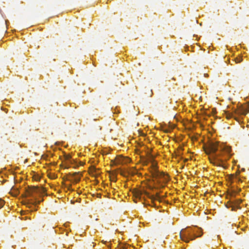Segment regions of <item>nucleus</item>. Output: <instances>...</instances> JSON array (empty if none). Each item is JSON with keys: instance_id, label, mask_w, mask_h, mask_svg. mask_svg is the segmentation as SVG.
<instances>
[{"instance_id": "1", "label": "nucleus", "mask_w": 249, "mask_h": 249, "mask_svg": "<svg viewBox=\"0 0 249 249\" xmlns=\"http://www.w3.org/2000/svg\"><path fill=\"white\" fill-rule=\"evenodd\" d=\"M205 153L209 155L210 162L217 166H223V162L231 156V148L217 142L211 141L204 146Z\"/></svg>"}, {"instance_id": "2", "label": "nucleus", "mask_w": 249, "mask_h": 249, "mask_svg": "<svg viewBox=\"0 0 249 249\" xmlns=\"http://www.w3.org/2000/svg\"><path fill=\"white\" fill-rule=\"evenodd\" d=\"M201 235L202 229L196 227L187 228L184 231H182L180 233V238L186 243H188L190 240H194L196 237Z\"/></svg>"}, {"instance_id": "3", "label": "nucleus", "mask_w": 249, "mask_h": 249, "mask_svg": "<svg viewBox=\"0 0 249 249\" xmlns=\"http://www.w3.org/2000/svg\"><path fill=\"white\" fill-rule=\"evenodd\" d=\"M149 160L152 161L151 173L152 177L157 180L159 184L166 183L169 180L168 175L158 170L157 164L153 161L152 156H150Z\"/></svg>"}, {"instance_id": "4", "label": "nucleus", "mask_w": 249, "mask_h": 249, "mask_svg": "<svg viewBox=\"0 0 249 249\" xmlns=\"http://www.w3.org/2000/svg\"><path fill=\"white\" fill-rule=\"evenodd\" d=\"M34 193H36L40 195H43L46 194V190L43 187L33 186L32 188L29 189L26 191V196L35 197L33 195Z\"/></svg>"}, {"instance_id": "5", "label": "nucleus", "mask_w": 249, "mask_h": 249, "mask_svg": "<svg viewBox=\"0 0 249 249\" xmlns=\"http://www.w3.org/2000/svg\"><path fill=\"white\" fill-rule=\"evenodd\" d=\"M133 193L136 198H141V196L143 194H145L150 198H151L152 201H154L155 200H159L160 198V196L158 194L157 195L156 197L153 196H150L148 193L144 190L135 189L133 190Z\"/></svg>"}, {"instance_id": "6", "label": "nucleus", "mask_w": 249, "mask_h": 249, "mask_svg": "<svg viewBox=\"0 0 249 249\" xmlns=\"http://www.w3.org/2000/svg\"><path fill=\"white\" fill-rule=\"evenodd\" d=\"M224 112L226 118L229 119L233 117V113H236V110L234 109L231 112L230 110H225Z\"/></svg>"}, {"instance_id": "7", "label": "nucleus", "mask_w": 249, "mask_h": 249, "mask_svg": "<svg viewBox=\"0 0 249 249\" xmlns=\"http://www.w3.org/2000/svg\"><path fill=\"white\" fill-rule=\"evenodd\" d=\"M42 200H43V199H42L41 201L38 200L37 199V198L36 197H35V200L34 201L29 200L28 204H32L35 206H36V205L39 204L40 203V202L42 201Z\"/></svg>"}, {"instance_id": "8", "label": "nucleus", "mask_w": 249, "mask_h": 249, "mask_svg": "<svg viewBox=\"0 0 249 249\" xmlns=\"http://www.w3.org/2000/svg\"><path fill=\"white\" fill-rule=\"evenodd\" d=\"M69 175H71V176H72V177H73L74 178H75V179H77V178H80V177H77V175H80V176L81 175V174H80V172H74L72 174L69 173Z\"/></svg>"}, {"instance_id": "9", "label": "nucleus", "mask_w": 249, "mask_h": 249, "mask_svg": "<svg viewBox=\"0 0 249 249\" xmlns=\"http://www.w3.org/2000/svg\"><path fill=\"white\" fill-rule=\"evenodd\" d=\"M11 194L14 196H16L18 194V191L17 189H14L13 187L11 191Z\"/></svg>"}, {"instance_id": "10", "label": "nucleus", "mask_w": 249, "mask_h": 249, "mask_svg": "<svg viewBox=\"0 0 249 249\" xmlns=\"http://www.w3.org/2000/svg\"><path fill=\"white\" fill-rule=\"evenodd\" d=\"M249 111V105H248V108H246V109H244L242 110L241 111V112H240V113H241V114H243V115H246L248 112Z\"/></svg>"}, {"instance_id": "11", "label": "nucleus", "mask_w": 249, "mask_h": 249, "mask_svg": "<svg viewBox=\"0 0 249 249\" xmlns=\"http://www.w3.org/2000/svg\"><path fill=\"white\" fill-rule=\"evenodd\" d=\"M121 163V158H116L114 160V163L115 165L120 164Z\"/></svg>"}, {"instance_id": "12", "label": "nucleus", "mask_w": 249, "mask_h": 249, "mask_svg": "<svg viewBox=\"0 0 249 249\" xmlns=\"http://www.w3.org/2000/svg\"><path fill=\"white\" fill-rule=\"evenodd\" d=\"M242 61V58L241 56H239L235 59V61L236 63H240Z\"/></svg>"}, {"instance_id": "13", "label": "nucleus", "mask_w": 249, "mask_h": 249, "mask_svg": "<svg viewBox=\"0 0 249 249\" xmlns=\"http://www.w3.org/2000/svg\"><path fill=\"white\" fill-rule=\"evenodd\" d=\"M64 158L65 160H68L71 158V156L70 155H65Z\"/></svg>"}, {"instance_id": "14", "label": "nucleus", "mask_w": 249, "mask_h": 249, "mask_svg": "<svg viewBox=\"0 0 249 249\" xmlns=\"http://www.w3.org/2000/svg\"><path fill=\"white\" fill-rule=\"evenodd\" d=\"M4 204V201L3 200L0 199V209L3 206Z\"/></svg>"}, {"instance_id": "15", "label": "nucleus", "mask_w": 249, "mask_h": 249, "mask_svg": "<svg viewBox=\"0 0 249 249\" xmlns=\"http://www.w3.org/2000/svg\"><path fill=\"white\" fill-rule=\"evenodd\" d=\"M80 180V178H77V179H75V178L73 179V182L75 183H78Z\"/></svg>"}, {"instance_id": "16", "label": "nucleus", "mask_w": 249, "mask_h": 249, "mask_svg": "<svg viewBox=\"0 0 249 249\" xmlns=\"http://www.w3.org/2000/svg\"><path fill=\"white\" fill-rule=\"evenodd\" d=\"M111 162L112 165H115L114 163V160H112Z\"/></svg>"}, {"instance_id": "17", "label": "nucleus", "mask_w": 249, "mask_h": 249, "mask_svg": "<svg viewBox=\"0 0 249 249\" xmlns=\"http://www.w3.org/2000/svg\"><path fill=\"white\" fill-rule=\"evenodd\" d=\"M120 174H121V175H123V173H122V172H121Z\"/></svg>"}, {"instance_id": "18", "label": "nucleus", "mask_w": 249, "mask_h": 249, "mask_svg": "<svg viewBox=\"0 0 249 249\" xmlns=\"http://www.w3.org/2000/svg\"><path fill=\"white\" fill-rule=\"evenodd\" d=\"M235 113H237V112ZM237 114H239V112H237Z\"/></svg>"}]
</instances>
